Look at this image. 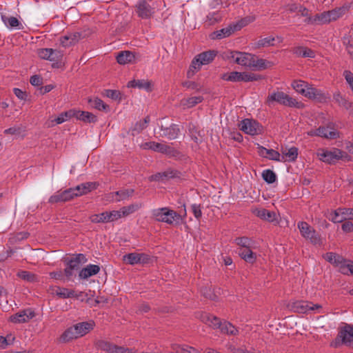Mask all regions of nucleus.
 <instances>
[{
	"label": "nucleus",
	"mask_w": 353,
	"mask_h": 353,
	"mask_svg": "<svg viewBox=\"0 0 353 353\" xmlns=\"http://www.w3.org/2000/svg\"><path fill=\"white\" fill-rule=\"evenodd\" d=\"M323 257L327 262L338 268L341 274L353 275V261L347 260L341 255L332 252H327Z\"/></svg>",
	"instance_id": "nucleus-1"
},
{
	"label": "nucleus",
	"mask_w": 353,
	"mask_h": 353,
	"mask_svg": "<svg viewBox=\"0 0 353 353\" xmlns=\"http://www.w3.org/2000/svg\"><path fill=\"white\" fill-rule=\"evenodd\" d=\"M152 216L157 221L170 225L179 224L182 220V217L179 213L166 207L152 210Z\"/></svg>",
	"instance_id": "nucleus-2"
},
{
	"label": "nucleus",
	"mask_w": 353,
	"mask_h": 353,
	"mask_svg": "<svg viewBox=\"0 0 353 353\" xmlns=\"http://www.w3.org/2000/svg\"><path fill=\"white\" fill-rule=\"evenodd\" d=\"M297 227L302 236L310 241L312 245L315 246L323 245L324 242L321 235L307 222L300 221L298 223Z\"/></svg>",
	"instance_id": "nucleus-3"
},
{
	"label": "nucleus",
	"mask_w": 353,
	"mask_h": 353,
	"mask_svg": "<svg viewBox=\"0 0 353 353\" xmlns=\"http://www.w3.org/2000/svg\"><path fill=\"white\" fill-rule=\"evenodd\" d=\"M86 262L87 258L83 254H77L66 261V268L64 269L66 280H72L74 272L79 270L81 265Z\"/></svg>",
	"instance_id": "nucleus-4"
},
{
	"label": "nucleus",
	"mask_w": 353,
	"mask_h": 353,
	"mask_svg": "<svg viewBox=\"0 0 353 353\" xmlns=\"http://www.w3.org/2000/svg\"><path fill=\"white\" fill-rule=\"evenodd\" d=\"M225 57L236 64L250 68L253 63V59H255L254 54L239 51H229Z\"/></svg>",
	"instance_id": "nucleus-5"
},
{
	"label": "nucleus",
	"mask_w": 353,
	"mask_h": 353,
	"mask_svg": "<svg viewBox=\"0 0 353 353\" xmlns=\"http://www.w3.org/2000/svg\"><path fill=\"white\" fill-rule=\"evenodd\" d=\"M343 152L339 149L334 148L332 150L321 149L317 152L319 160L332 164L343 158Z\"/></svg>",
	"instance_id": "nucleus-6"
},
{
	"label": "nucleus",
	"mask_w": 353,
	"mask_h": 353,
	"mask_svg": "<svg viewBox=\"0 0 353 353\" xmlns=\"http://www.w3.org/2000/svg\"><path fill=\"white\" fill-rule=\"evenodd\" d=\"M123 260L130 265L149 264L152 263V258L145 253L132 252L123 256Z\"/></svg>",
	"instance_id": "nucleus-7"
},
{
	"label": "nucleus",
	"mask_w": 353,
	"mask_h": 353,
	"mask_svg": "<svg viewBox=\"0 0 353 353\" xmlns=\"http://www.w3.org/2000/svg\"><path fill=\"white\" fill-rule=\"evenodd\" d=\"M241 130L250 135H257L262 132V127L256 121L245 119L239 124Z\"/></svg>",
	"instance_id": "nucleus-8"
},
{
	"label": "nucleus",
	"mask_w": 353,
	"mask_h": 353,
	"mask_svg": "<svg viewBox=\"0 0 353 353\" xmlns=\"http://www.w3.org/2000/svg\"><path fill=\"white\" fill-rule=\"evenodd\" d=\"M97 345L100 350L108 353H132L131 349L123 346H118L103 340L99 341Z\"/></svg>",
	"instance_id": "nucleus-9"
},
{
	"label": "nucleus",
	"mask_w": 353,
	"mask_h": 353,
	"mask_svg": "<svg viewBox=\"0 0 353 353\" xmlns=\"http://www.w3.org/2000/svg\"><path fill=\"white\" fill-rule=\"evenodd\" d=\"M319 132L320 137L327 139H336L339 138V132L336 130L335 123L329 122L325 126H320Z\"/></svg>",
	"instance_id": "nucleus-10"
},
{
	"label": "nucleus",
	"mask_w": 353,
	"mask_h": 353,
	"mask_svg": "<svg viewBox=\"0 0 353 353\" xmlns=\"http://www.w3.org/2000/svg\"><path fill=\"white\" fill-rule=\"evenodd\" d=\"M337 338L341 339L343 344L353 347V325L346 324L339 332Z\"/></svg>",
	"instance_id": "nucleus-11"
},
{
	"label": "nucleus",
	"mask_w": 353,
	"mask_h": 353,
	"mask_svg": "<svg viewBox=\"0 0 353 353\" xmlns=\"http://www.w3.org/2000/svg\"><path fill=\"white\" fill-rule=\"evenodd\" d=\"M136 12L142 19H150L154 13V8L145 0H139L136 5Z\"/></svg>",
	"instance_id": "nucleus-12"
},
{
	"label": "nucleus",
	"mask_w": 353,
	"mask_h": 353,
	"mask_svg": "<svg viewBox=\"0 0 353 353\" xmlns=\"http://www.w3.org/2000/svg\"><path fill=\"white\" fill-rule=\"evenodd\" d=\"M74 199L70 188L65 190H59L52 195L49 199L48 203L53 204L57 203H65L70 201Z\"/></svg>",
	"instance_id": "nucleus-13"
},
{
	"label": "nucleus",
	"mask_w": 353,
	"mask_h": 353,
	"mask_svg": "<svg viewBox=\"0 0 353 353\" xmlns=\"http://www.w3.org/2000/svg\"><path fill=\"white\" fill-rule=\"evenodd\" d=\"M286 307L290 312L305 314L308 312L309 302L302 300L290 301Z\"/></svg>",
	"instance_id": "nucleus-14"
},
{
	"label": "nucleus",
	"mask_w": 353,
	"mask_h": 353,
	"mask_svg": "<svg viewBox=\"0 0 353 353\" xmlns=\"http://www.w3.org/2000/svg\"><path fill=\"white\" fill-rule=\"evenodd\" d=\"M35 315L34 311L31 309L23 310L16 313L10 317L11 321L13 323H26L32 319Z\"/></svg>",
	"instance_id": "nucleus-15"
},
{
	"label": "nucleus",
	"mask_w": 353,
	"mask_h": 353,
	"mask_svg": "<svg viewBox=\"0 0 353 353\" xmlns=\"http://www.w3.org/2000/svg\"><path fill=\"white\" fill-rule=\"evenodd\" d=\"M304 22L309 25H323L329 23L326 12L316 14L314 16L305 18Z\"/></svg>",
	"instance_id": "nucleus-16"
},
{
	"label": "nucleus",
	"mask_w": 353,
	"mask_h": 353,
	"mask_svg": "<svg viewBox=\"0 0 353 353\" xmlns=\"http://www.w3.org/2000/svg\"><path fill=\"white\" fill-rule=\"evenodd\" d=\"M99 271V265L89 264L79 271V276L81 279H88V278L97 274Z\"/></svg>",
	"instance_id": "nucleus-17"
},
{
	"label": "nucleus",
	"mask_w": 353,
	"mask_h": 353,
	"mask_svg": "<svg viewBox=\"0 0 353 353\" xmlns=\"http://www.w3.org/2000/svg\"><path fill=\"white\" fill-rule=\"evenodd\" d=\"M252 248H239L238 254L245 262L253 264L256 261L257 255L255 252H252Z\"/></svg>",
	"instance_id": "nucleus-18"
},
{
	"label": "nucleus",
	"mask_w": 353,
	"mask_h": 353,
	"mask_svg": "<svg viewBox=\"0 0 353 353\" xmlns=\"http://www.w3.org/2000/svg\"><path fill=\"white\" fill-rule=\"evenodd\" d=\"M161 130L163 132L162 136L170 140L176 139L180 133V129L176 124H172L166 128L161 125Z\"/></svg>",
	"instance_id": "nucleus-19"
},
{
	"label": "nucleus",
	"mask_w": 353,
	"mask_h": 353,
	"mask_svg": "<svg viewBox=\"0 0 353 353\" xmlns=\"http://www.w3.org/2000/svg\"><path fill=\"white\" fill-rule=\"evenodd\" d=\"M259 154L261 156L269 159L270 160L276 161H283V159H281V154L279 152L273 150V149H267L263 146L259 147Z\"/></svg>",
	"instance_id": "nucleus-20"
},
{
	"label": "nucleus",
	"mask_w": 353,
	"mask_h": 353,
	"mask_svg": "<svg viewBox=\"0 0 353 353\" xmlns=\"http://www.w3.org/2000/svg\"><path fill=\"white\" fill-rule=\"evenodd\" d=\"M298 148L296 147H291L289 149H282V157L281 159H283V161L282 162L288 161L290 162H294L296 160L298 157Z\"/></svg>",
	"instance_id": "nucleus-21"
},
{
	"label": "nucleus",
	"mask_w": 353,
	"mask_h": 353,
	"mask_svg": "<svg viewBox=\"0 0 353 353\" xmlns=\"http://www.w3.org/2000/svg\"><path fill=\"white\" fill-rule=\"evenodd\" d=\"M235 31V28H234L233 25H231L226 28L214 32L211 34V38L212 39H221L230 36Z\"/></svg>",
	"instance_id": "nucleus-22"
},
{
	"label": "nucleus",
	"mask_w": 353,
	"mask_h": 353,
	"mask_svg": "<svg viewBox=\"0 0 353 353\" xmlns=\"http://www.w3.org/2000/svg\"><path fill=\"white\" fill-rule=\"evenodd\" d=\"M333 99L340 107L347 110H350L353 106L352 103L349 101L346 97L343 96L339 91L333 94Z\"/></svg>",
	"instance_id": "nucleus-23"
},
{
	"label": "nucleus",
	"mask_w": 353,
	"mask_h": 353,
	"mask_svg": "<svg viewBox=\"0 0 353 353\" xmlns=\"http://www.w3.org/2000/svg\"><path fill=\"white\" fill-rule=\"evenodd\" d=\"M117 61L121 65L132 63L135 55L130 51H121L117 56Z\"/></svg>",
	"instance_id": "nucleus-24"
},
{
	"label": "nucleus",
	"mask_w": 353,
	"mask_h": 353,
	"mask_svg": "<svg viewBox=\"0 0 353 353\" xmlns=\"http://www.w3.org/2000/svg\"><path fill=\"white\" fill-rule=\"evenodd\" d=\"M254 213L260 219L269 222H274L276 219L275 212L265 208L256 209Z\"/></svg>",
	"instance_id": "nucleus-25"
},
{
	"label": "nucleus",
	"mask_w": 353,
	"mask_h": 353,
	"mask_svg": "<svg viewBox=\"0 0 353 353\" xmlns=\"http://www.w3.org/2000/svg\"><path fill=\"white\" fill-rule=\"evenodd\" d=\"M201 320L205 324L214 328H220L222 325L220 319L210 314L205 313L202 314Z\"/></svg>",
	"instance_id": "nucleus-26"
},
{
	"label": "nucleus",
	"mask_w": 353,
	"mask_h": 353,
	"mask_svg": "<svg viewBox=\"0 0 353 353\" xmlns=\"http://www.w3.org/2000/svg\"><path fill=\"white\" fill-rule=\"evenodd\" d=\"M74 117L78 120L89 123H95L97 121V118L94 114L85 111L75 110Z\"/></svg>",
	"instance_id": "nucleus-27"
},
{
	"label": "nucleus",
	"mask_w": 353,
	"mask_h": 353,
	"mask_svg": "<svg viewBox=\"0 0 353 353\" xmlns=\"http://www.w3.org/2000/svg\"><path fill=\"white\" fill-rule=\"evenodd\" d=\"M303 96L305 97H307L309 99H325V96L323 93L321 92V90L316 89L315 88L309 86L307 85L306 89H305V93L303 94Z\"/></svg>",
	"instance_id": "nucleus-28"
},
{
	"label": "nucleus",
	"mask_w": 353,
	"mask_h": 353,
	"mask_svg": "<svg viewBox=\"0 0 353 353\" xmlns=\"http://www.w3.org/2000/svg\"><path fill=\"white\" fill-rule=\"evenodd\" d=\"M347 11V8L345 6L336 8L332 10L327 11L326 12L327 14L329 23L337 20L343 15H344Z\"/></svg>",
	"instance_id": "nucleus-29"
},
{
	"label": "nucleus",
	"mask_w": 353,
	"mask_h": 353,
	"mask_svg": "<svg viewBox=\"0 0 353 353\" xmlns=\"http://www.w3.org/2000/svg\"><path fill=\"white\" fill-rule=\"evenodd\" d=\"M74 330L77 331L78 337L82 336L87 334L90 330L93 329V323L91 322L79 323L74 326Z\"/></svg>",
	"instance_id": "nucleus-30"
},
{
	"label": "nucleus",
	"mask_w": 353,
	"mask_h": 353,
	"mask_svg": "<svg viewBox=\"0 0 353 353\" xmlns=\"http://www.w3.org/2000/svg\"><path fill=\"white\" fill-rule=\"evenodd\" d=\"M287 97V94L281 91L274 92L269 94L267 99V102L269 105L273 102H277L283 105L285 99Z\"/></svg>",
	"instance_id": "nucleus-31"
},
{
	"label": "nucleus",
	"mask_w": 353,
	"mask_h": 353,
	"mask_svg": "<svg viewBox=\"0 0 353 353\" xmlns=\"http://www.w3.org/2000/svg\"><path fill=\"white\" fill-rule=\"evenodd\" d=\"M292 52L293 54L297 57L309 58H314L315 57V52L314 50L303 46H298L294 48L292 50Z\"/></svg>",
	"instance_id": "nucleus-32"
},
{
	"label": "nucleus",
	"mask_w": 353,
	"mask_h": 353,
	"mask_svg": "<svg viewBox=\"0 0 353 353\" xmlns=\"http://www.w3.org/2000/svg\"><path fill=\"white\" fill-rule=\"evenodd\" d=\"M217 52L215 50H208L203 52L197 55L200 63L206 65L212 62L216 56Z\"/></svg>",
	"instance_id": "nucleus-33"
},
{
	"label": "nucleus",
	"mask_w": 353,
	"mask_h": 353,
	"mask_svg": "<svg viewBox=\"0 0 353 353\" xmlns=\"http://www.w3.org/2000/svg\"><path fill=\"white\" fill-rule=\"evenodd\" d=\"M203 101V97L202 96H195L182 99L181 104L184 108H191L201 103Z\"/></svg>",
	"instance_id": "nucleus-34"
},
{
	"label": "nucleus",
	"mask_w": 353,
	"mask_h": 353,
	"mask_svg": "<svg viewBox=\"0 0 353 353\" xmlns=\"http://www.w3.org/2000/svg\"><path fill=\"white\" fill-rule=\"evenodd\" d=\"M175 176L176 172L173 170H169L152 174L149 177V180L150 181H163L165 179L174 178Z\"/></svg>",
	"instance_id": "nucleus-35"
},
{
	"label": "nucleus",
	"mask_w": 353,
	"mask_h": 353,
	"mask_svg": "<svg viewBox=\"0 0 353 353\" xmlns=\"http://www.w3.org/2000/svg\"><path fill=\"white\" fill-rule=\"evenodd\" d=\"M272 66V63L263 59H259L255 55V59H253L251 68H254L258 70L267 69Z\"/></svg>",
	"instance_id": "nucleus-36"
},
{
	"label": "nucleus",
	"mask_w": 353,
	"mask_h": 353,
	"mask_svg": "<svg viewBox=\"0 0 353 353\" xmlns=\"http://www.w3.org/2000/svg\"><path fill=\"white\" fill-rule=\"evenodd\" d=\"M150 82L144 79L132 80L128 83V87L129 88H139L147 91L150 90Z\"/></svg>",
	"instance_id": "nucleus-37"
},
{
	"label": "nucleus",
	"mask_w": 353,
	"mask_h": 353,
	"mask_svg": "<svg viewBox=\"0 0 353 353\" xmlns=\"http://www.w3.org/2000/svg\"><path fill=\"white\" fill-rule=\"evenodd\" d=\"M88 102L90 105L100 111L108 112L110 110V106L97 97L94 98V99H89Z\"/></svg>",
	"instance_id": "nucleus-38"
},
{
	"label": "nucleus",
	"mask_w": 353,
	"mask_h": 353,
	"mask_svg": "<svg viewBox=\"0 0 353 353\" xmlns=\"http://www.w3.org/2000/svg\"><path fill=\"white\" fill-rule=\"evenodd\" d=\"M134 193V189H123L114 192L117 198L116 201H121L132 197Z\"/></svg>",
	"instance_id": "nucleus-39"
},
{
	"label": "nucleus",
	"mask_w": 353,
	"mask_h": 353,
	"mask_svg": "<svg viewBox=\"0 0 353 353\" xmlns=\"http://www.w3.org/2000/svg\"><path fill=\"white\" fill-rule=\"evenodd\" d=\"M78 338L77 331L74 330V327L68 328L61 336L60 341L63 343L68 342L74 339Z\"/></svg>",
	"instance_id": "nucleus-40"
},
{
	"label": "nucleus",
	"mask_w": 353,
	"mask_h": 353,
	"mask_svg": "<svg viewBox=\"0 0 353 353\" xmlns=\"http://www.w3.org/2000/svg\"><path fill=\"white\" fill-rule=\"evenodd\" d=\"M141 207L142 204L141 203H132L128 206H124L120 209L122 214L121 215L123 216V217L127 216L130 214H132L134 212L137 211Z\"/></svg>",
	"instance_id": "nucleus-41"
},
{
	"label": "nucleus",
	"mask_w": 353,
	"mask_h": 353,
	"mask_svg": "<svg viewBox=\"0 0 353 353\" xmlns=\"http://www.w3.org/2000/svg\"><path fill=\"white\" fill-rule=\"evenodd\" d=\"M149 122L150 117L148 116L145 117L143 120L137 121L132 128V135L137 134L140 133L143 130L146 128Z\"/></svg>",
	"instance_id": "nucleus-42"
},
{
	"label": "nucleus",
	"mask_w": 353,
	"mask_h": 353,
	"mask_svg": "<svg viewBox=\"0 0 353 353\" xmlns=\"http://www.w3.org/2000/svg\"><path fill=\"white\" fill-rule=\"evenodd\" d=\"M165 146H166V144L157 143L155 141H149V142L145 143V144H144L145 149H150L154 152H160L162 154H163Z\"/></svg>",
	"instance_id": "nucleus-43"
},
{
	"label": "nucleus",
	"mask_w": 353,
	"mask_h": 353,
	"mask_svg": "<svg viewBox=\"0 0 353 353\" xmlns=\"http://www.w3.org/2000/svg\"><path fill=\"white\" fill-rule=\"evenodd\" d=\"M99 185L97 182H85L79 185L83 195L87 194L91 191L96 190Z\"/></svg>",
	"instance_id": "nucleus-44"
},
{
	"label": "nucleus",
	"mask_w": 353,
	"mask_h": 353,
	"mask_svg": "<svg viewBox=\"0 0 353 353\" xmlns=\"http://www.w3.org/2000/svg\"><path fill=\"white\" fill-rule=\"evenodd\" d=\"M234 242L240 246L239 248H253V240L247 236L237 237L235 239Z\"/></svg>",
	"instance_id": "nucleus-45"
},
{
	"label": "nucleus",
	"mask_w": 353,
	"mask_h": 353,
	"mask_svg": "<svg viewBox=\"0 0 353 353\" xmlns=\"http://www.w3.org/2000/svg\"><path fill=\"white\" fill-rule=\"evenodd\" d=\"M1 19L4 24L9 28H17L20 25L19 21L14 17L1 15Z\"/></svg>",
	"instance_id": "nucleus-46"
},
{
	"label": "nucleus",
	"mask_w": 353,
	"mask_h": 353,
	"mask_svg": "<svg viewBox=\"0 0 353 353\" xmlns=\"http://www.w3.org/2000/svg\"><path fill=\"white\" fill-rule=\"evenodd\" d=\"M222 79L232 82L242 81V72H232L230 73H225L222 75Z\"/></svg>",
	"instance_id": "nucleus-47"
},
{
	"label": "nucleus",
	"mask_w": 353,
	"mask_h": 353,
	"mask_svg": "<svg viewBox=\"0 0 353 353\" xmlns=\"http://www.w3.org/2000/svg\"><path fill=\"white\" fill-rule=\"evenodd\" d=\"M75 110H70L68 111L61 113L56 119L55 121L57 124H61L68 119L74 117Z\"/></svg>",
	"instance_id": "nucleus-48"
},
{
	"label": "nucleus",
	"mask_w": 353,
	"mask_h": 353,
	"mask_svg": "<svg viewBox=\"0 0 353 353\" xmlns=\"http://www.w3.org/2000/svg\"><path fill=\"white\" fill-rule=\"evenodd\" d=\"M201 294L205 298L215 301L217 299V295L211 286H204L201 288Z\"/></svg>",
	"instance_id": "nucleus-49"
},
{
	"label": "nucleus",
	"mask_w": 353,
	"mask_h": 353,
	"mask_svg": "<svg viewBox=\"0 0 353 353\" xmlns=\"http://www.w3.org/2000/svg\"><path fill=\"white\" fill-rule=\"evenodd\" d=\"M56 294L62 299H67L75 296L74 291L65 288H58L55 292Z\"/></svg>",
	"instance_id": "nucleus-50"
},
{
	"label": "nucleus",
	"mask_w": 353,
	"mask_h": 353,
	"mask_svg": "<svg viewBox=\"0 0 353 353\" xmlns=\"http://www.w3.org/2000/svg\"><path fill=\"white\" fill-rule=\"evenodd\" d=\"M262 178L266 183L270 184L276 181V175L272 170L267 169L263 171Z\"/></svg>",
	"instance_id": "nucleus-51"
},
{
	"label": "nucleus",
	"mask_w": 353,
	"mask_h": 353,
	"mask_svg": "<svg viewBox=\"0 0 353 353\" xmlns=\"http://www.w3.org/2000/svg\"><path fill=\"white\" fill-rule=\"evenodd\" d=\"M221 19V15L219 11L210 12L205 19V23H208V26H211L214 24L215 23L219 21Z\"/></svg>",
	"instance_id": "nucleus-52"
},
{
	"label": "nucleus",
	"mask_w": 353,
	"mask_h": 353,
	"mask_svg": "<svg viewBox=\"0 0 353 353\" xmlns=\"http://www.w3.org/2000/svg\"><path fill=\"white\" fill-rule=\"evenodd\" d=\"M220 329L222 332L230 335H236L239 332L238 330L229 322H225L223 324H222Z\"/></svg>",
	"instance_id": "nucleus-53"
},
{
	"label": "nucleus",
	"mask_w": 353,
	"mask_h": 353,
	"mask_svg": "<svg viewBox=\"0 0 353 353\" xmlns=\"http://www.w3.org/2000/svg\"><path fill=\"white\" fill-rule=\"evenodd\" d=\"M263 79V77L260 74L252 73V72H242V81L250 82L259 81Z\"/></svg>",
	"instance_id": "nucleus-54"
},
{
	"label": "nucleus",
	"mask_w": 353,
	"mask_h": 353,
	"mask_svg": "<svg viewBox=\"0 0 353 353\" xmlns=\"http://www.w3.org/2000/svg\"><path fill=\"white\" fill-rule=\"evenodd\" d=\"M283 105L290 108H296L298 109L303 108V104L301 102L297 101L295 99L290 97L288 94H287Z\"/></svg>",
	"instance_id": "nucleus-55"
},
{
	"label": "nucleus",
	"mask_w": 353,
	"mask_h": 353,
	"mask_svg": "<svg viewBox=\"0 0 353 353\" xmlns=\"http://www.w3.org/2000/svg\"><path fill=\"white\" fill-rule=\"evenodd\" d=\"M307 83L303 81H294L292 83V88L299 93L303 95L305 93V89H306L307 86Z\"/></svg>",
	"instance_id": "nucleus-56"
},
{
	"label": "nucleus",
	"mask_w": 353,
	"mask_h": 353,
	"mask_svg": "<svg viewBox=\"0 0 353 353\" xmlns=\"http://www.w3.org/2000/svg\"><path fill=\"white\" fill-rule=\"evenodd\" d=\"M105 214H107V211L98 214H93L90 216V221L94 223H108V219Z\"/></svg>",
	"instance_id": "nucleus-57"
},
{
	"label": "nucleus",
	"mask_w": 353,
	"mask_h": 353,
	"mask_svg": "<svg viewBox=\"0 0 353 353\" xmlns=\"http://www.w3.org/2000/svg\"><path fill=\"white\" fill-rule=\"evenodd\" d=\"M103 94L115 101H120L121 99V94L119 90H104Z\"/></svg>",
	"instance_id": "nucleus-58"
},
{
	"label": "nucleus",
	"mask_w": 353,
	"mask_h": 353,
	"mask_svg": "<svg viewBox=\"0 0 353 353\" xmlns=\"http://www.w3.org/2000/svg\"><path fill=\"white\" fill-rule=\"evenodd\" d=\"M121 214H122L121 210H112L110 212L107 211V214L105 215L107 216L108 223L113 222L118 220L119 219H121V217H123Z\"/></svg>",
	"instance_id": "nucleus-59"
},
{
	"label": "nucleus",
	"mask_w": 353,
	"mask_h": 353,
	"mask_svg": "<svg viewBox=\"0 0 353 353\" xmlns=\"http://www.w3.org/2000/svg\"><path fill=\"white\" fill-rule=\"evenodd\" d=\"M163 154L168 155L170 157L174 158H179L181 156V154L179 151L169 145H166Z\"/></svg>",
	"instance_id": "nucleus-60"
},
{
	"label": "nucleus",
	"mask_w": 353,
	"mask_h": 353,
	"mask_svg": "<svg viewBox=\"0 0 353 353\" xmlns=\"http://www.w3.org/2000/svg\"><path fill=\"white\" fill-rule=\"evenodd\" d=\"M253 17H245L242 19H241L239 21H238L236 24H233L234 28H235V30H239L243 27L247 26L250 23L254 21Z\"/></svg>",
	"instance_id": "nucleus-61"
},
{
	"label": "nucleus",
	"mask_w": 353,
	"mask_h": 353,
	"mask_svg": "<svg viewBox=\"0 0 353 353\" xmlns=\"http://www.w3.org/2000/svg\"><path fill=\"white\" fill-rule=\"evenodd\" d=\"M52 52V48H41L38 50L39 57L45 60L50 61L51 53Z\"/></svg>",
	"instance_id": "nucleus-62"
},
{
	"label": "nucleus",
	"mask_w": 353,
	"mask_h": 353,
	"mask_svg": "<svg viewBox=\"0 0 353 353\" xmlns=\"http://www.w3.org/2000/svg\"><path fill=\"white\" fill-rule=\"evenodd\" d=\"M183 86L190 90H194L197 92L201 90V86L194 81H188L183 83Z\"/></svg>",
	"instance_id": "nucleus-63"
},
{
	"label": "nucleus",
	"mask_w": 353,
	"mask_h": 353,
	"mask_svg": "<svg viewBox=\"0 0 353 353\" xmlns=\"http://www.w3.org/2000/svg\"><path fill=\"white\" fill-rule=\"evenodd\" d=\"M192 212L196 219H199L202 216L201 208L199 204H192L191 205Z\"/></svg>",
	"instance_id": "nucleus-64"
}]
</instances>
